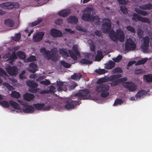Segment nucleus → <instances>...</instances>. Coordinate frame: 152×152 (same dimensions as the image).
<instances>
[{"instance_id":"obj_1","label":"nucleus","mask_w":152,"mask_h":152,"mask_svg":"<svg viewBox=\"0 0 152 152\" xmlns=\"http://www.w3.org/2000/svg\"><path fill=\"white\" fill-rule=\"evenodd\" d=\"M103 24L102 30L104 33H107L109 31V35L110 39L114 41L119 40L121 42H123L124 39V32L121 29L117 30L116 33L111 29V23L110 20L105 19L103 20Z\"/></svg>"},{"instance_id":"obj_2","label":"nucleus","mask_w":152,"mask_h":152,"mask_svg":"<svg viewBox=\"0 0 152 152\" xmlns=\"http://www.w3.org/2000/svg\"><path fill=\"white\" fill-rule=\"evenodd\" d=\"M17 101L20 104L23 106V108L21 109L19 104L17 102L13 101H10L9 103L13 108L12 110L13 112H15L18 113L24 112L27 113H31L34 112L35 110L34 106L28 105L27 103L21 100H18Z\"/></svg>"},{"instance_id":"obj_3","label":"nucleus","mask_w":152,"mask_h":152,"mask_svg":"<svg viewBox=\"0 0 152 152\" xmlns=\"http://www.w3.org/2000/svg\"><path fill=\"white\" fill-rule=\"evenodd\" d=\"M93 9L91 7H87L82 12L83 14L82 17L83 20L86 21H94L96 24H99L98 21L99 19L97 16L92 15Z\"/></svg>"},{"instance_id":"obj_4","label":"nucleus","mask_w":152,"mask_h":152,"mask_svg":"<svg viewBox=\"0 0 152 152\" xmlns=\"http://www.w3.org/2000/svg\"><path fill=\"white\" fill-rule=\"evenodd\" d=\"M121 75L118 74L111 76L110 77H106L101 78L97 80V83L100 84L108 81L113 80L111 83V85L112 86H114L117 85L121 82L125 81L127 80V79L126 77L121 79H118L121 77Z\"/></svg>"},{"instance_id":"obj_5","label":"nucleus","mask_w":152,"mask_h":152,"mask_svg":"<svg viewBox=\"0 0 152 152\" xmlns=\"http://www.w3.org/2000/svg\"><path fill=\"white\" fill-rule=\"evenodd\" d=\"M88 42L90 45L91 54H89L88 53H83L85 58L80 61V63L83 64H91L92 63L91 59L94 56L96 53L94 43L91 40H88Z\"/></svg>"},{"instance_id":"obj_6","label":"nucleus","mask_w":152,"mask_h":152,"mask_svg":"<svg viewBox=\"0 0 152 152\" xmlns=\"http://www.w3.org/2000/svg\"><path fill=\"white\" fill-rule=\"evenodd\" d=\"M57 49L56 48H54L51 50L52 54L48 51H47L44 48H42L40 50V52L42 54L44 57L48 59H51L54 61L58 60V58H55V57L56 55V53Z\"/></svg>"},{"instance_id":"obj_7","label":"nucleus","mask_w":152,"mask_h":152,"mask_svg":"<svg viewBox=\"0 0 152 152\" xmlns=\"http://www.w3.org/2000/svg\"><path fill=\"white\" fill-rule=\"evenodd\" d=\"M74 97L80 99H93L90 95L89 92L87 89L80 91L79 93L75 94L74 96H72L71 98L72 99H75V98H74Z\"/></svg>"},{"instance_id":"obj_8","label":"nucleus","mask_w":152,"mask_h":152,"mask_svg":"<svg viewBox=\"0 0 152 152\" xmlns=\"http://www.w3.org/2000/svg\"><path fill=\"white\" fill-rule=\"evenodd\" d=\"M109 86L107 85H99L97 86L96 91L97 93H101V96L102 97H106L109 95L108 91Z\"/></svg>"},{"instance_id":"obj_9","label":"nucleus","mask_w":152,"mask_h":152,"mask_svg":"<svg viewBox=\"0 0 152 152\" xmlns=\"http://www.w3.org/2000/svg\"><path fill=\"white\" fill-rule=\"evenodd\" d=\"M19 48L20 47L19 46L15 47L13 48L12 51H10V53H11V54L12 53V55H11L10 54H9L7 55H5L3 56V58L6 59H4V61H10L9 62L11 64H12L14 60L16 59L17 58V57L16 56L15 52L16 50H17L19 49Z\"/></svg>"},{"instance_id":"obj_10","label":"nucleus","mask_w":152,"mask_h":152,"mask_svg":"<svg viewBox=\"0 0 152 152\" xmlns=\"http://www.w3.org/2000/svg\"><path fill=\"white\" fill-rule=\"evenodd\" d=\"M149 39L148 36L144 37L142 41L141 48L144 53H148L151 51L149 48Z\"/></svg>"},{"instance_id":"obj_11","label":"nucleus","mask_w":152,"mask_h":152,"mask_svg":"<svg viewBox=\"0 0 152 152\" xmlns=\"http://www.w3.org/2000/svg\"><path fill=\"white\" fill-rule=\"evenodd\" d=\"M19 7L18 3L7 2L0 4V7L3 9H10L14 8H18Z\"/></svg>"},{"instance_id":"obj_12","label":"nucleus","mask_w":152,"mask_h":152,"mask_svg":"<svg viewBox=\"0 0 152 152\" xmlns=\"http://www.w3.org/2000/svg\"><path fill=\"white\" fill-rule=\"evenodd\" d=\"M136 47L134 41L131 39H127L126 40L125 50H134Z\"/></svg>"},{"instance_id":"obj_13","label":"nucleus","mask_w":152,"mask_h":152,"mask_svg":"<svg viewBox=\"0 0 152 152\" xmlns=\"http://www.w3.org/2000/svg\"><path fill=\"white\" fill-rule=\"evenodd\" d=\"M34 106L36 110L43 111H48L51 108L49 105H47L43 103H37L34 104Z\"/></svg>"},{"instance_id":"obj_14","label":"nucleus","mask_w":152,"mask_h":152,"mask_svg":"<svg viewBox=\"0 0 152 152\" xmlns=\"http://www.w3.org/2000/svg\"><path fill=\"white\" fill-rule=\"evenodd\" d=\"M5 69L8 73L10 75H16L18 72V69L16 66H11L8 65L5 68Z\"/></svg>"},{"instance_id":"obj_15","label":"nucleus","mask_w":152,"mask_h":152,"mask_svg":"<svg viewBox=\"0 0 152 152\" xmlns=\"http://www.w3.org/2000/svg\"><path fill=\"white\" fill-rule=\"evenodd\" d=\"M123 86L124 87L127 88L130 91H133L135 90L137 88L135 84L131 82H124L123 84Z\"/></svg>"},{"instance_id":"obj_16","label":"nucleus","mask_w":152,"mask_h":152,"mask_svg":"<svg viewBox=\"0 0 152 152\" xmlns=\"http://www.w3.org/2000/svg\"><path fill=\"white\" fill-rule=\"evenodd\" d=\"M132 19L136 21L139 20L143 22L149 23L150 22L149 19L138 16L137 14L134 13L133 15Z\"/></svg>"},{"instance_id":"obj_17","label":"nucleus","mask_w":152,"mask_h":152,"mask_svg":"<svg viewBox=\"0 0 152 152\" xmlns=\"http://www.w3.org/2000/svg\"><path fill=\"white\" fill-rule=\"evenodd\" d=\"M77 105L75 102L69 100L66 102L64 107L67 109H71L74 108Z\"/></svg>"},{"instance_id":"obj_18","label":"nucleus","mask_w":152,"mask_h":152,"mask_svg":"<svg viewBox=\"0 0 152 152\" xmlns=\"http://www.w3.org/2000/svg\"><path fill=\"white\" fill-rule=\"evenodd\" d=\"M50 34L55 37H61L62 36V33L61 31L55 29H53L50 30Z\"/></svg>"},{"instance_id":"obj_19","label":"nucleus","mask_w":152,"mask_h":152,"mask_svg":"<svg viewBox=\"0 0 152 152\" xmlns=\"http://www.w3.org/2000/svg\"><path fill=\"white\" fill-rule=\"evenodd\" d=\"M44 35L43 32H37L35 35L34 36L33 40L35 42H38L42 40Z\"/></svg>"},{"instance_id":"obj_20","label":"nucleus","mask_w":152,"mask_h":152,"mask_svg":"<svg viewBox=\"0 0 152 152\" xmlns=\"http://www.w3.org/2000/svg\"><path fill=\"white\" fill-rule=\"evenodd\" d=\"M57 84L58 88L57 90L58 91H60L62 90L66 91L67 90V88L65 87V85L64 84V83L57 81Z\"/></svg>"},{"instance_id":"obj_21","label":"nucleus","mask_w":152,"mask_h":152,"mask_svg":"<svg viewBox=\"0 0 152 152\" xmlns=\"http://www.w3.org/2000/svg\"><path fill=\"white\" fill-rule=\"evenodd\" d=\"M146 94V93L144 90H141L139 91L135 95L136 100H139L142 98Z\"/></svg>"},{"instance_id":"obj_22","label":"nucleus","mask_w":152,"mask_h":152,"mask_svg":"<svg viewBox=\"0 0 152 152\" xmlns=\"http://www.w3.org/2000/svg\"><path fill=\"white\" fill-rule=\"evenodd\" d=\"M4 23L7 26L12 27L14 26L15 22L12 19H7L5 20Z\"/></svg>"},{"instance_id":"obj_23","label":"nucleus","mask_w":152,"mask_h":152,"mask_svg":"<svg viewBox=\"0 0 152 152\" xmlns=\"http://www.w3.org/2000/svg\"><path fill=\"white\" fill-rule=\"evenodd\" d=\"M34 98V96L33 94L28 93L25 94L23 96L24 99L28 101L32 100Z\"/></svg>"},{"instance_id":"obj_24","label":"nucleus","mask_w":152,"mask_h":152,"mask_svg":"<svg viewBox=\"0 0 152 152\" xmlns=\"http://www.w3.org/2000/svg\"><path fill=\"white\" fill-rule=\"evenodd\" d=\"M37 69V66L36 64H30L29 65V68L28 70L33 73L35 72Z\"/></svg>"},{"instance_id":"obj_25","label":"nucleus","mask_w":152,"mask_h":152,"mask_svg":"<svg viewBox=\"0 0 152 152\" xmlns=\"http://www.w3.org/2000/svg\"><path fill=\"white\" fill-rule=\"evenodd\" d=\"M70 12V11L67 9L66 10H63L59 12L58 14L60 16L65 17L68 15Z\"/></svg>"},{"instance_id":"obj_26","label":"nucleus","mask_w":152,"mask_h":152,"mask_svg":"<svg viewBox=\"0 0 152 152\" xmlns=\"http://www.w3.org/2000/svg\"><path fill=\"white\" fill-rule=\"evenodd\" d=\"M103 56L102 53L100 51H98L97 52V54L95 56V61H100L103 58Z\"/></svg>"},{"instance_id":"obj_27","label":"nucleus","mask_w":152,"mask_h":152,"mask_svg":"<svg viewBox=\"0 0 152 152\" xmlns=\"http://www.w3.org/2000/svg\"><path fill=\"white\" fill-rule=\"evenodd\" d=\"M67 20L69 23L75 24L77 22V19L75 16H71L67 19Z\"/></svg>"},{"instance_id":"obj_28","label":"nucleus","mask_w":152,"mask_h":152,"mask_svg":"<svg viewBox=\"0 0 152 152\" xmlns=\"http://www.w3.org/2000/svg\"><path fill=\"white\" fill-rule=\"evenodd\" d=\"M115 64V63L113 62L110 61L108 63L106 64L105 68L107 69H110L114 66Z\"/></svg>"},{"instance_id":"obj_29","label":"nucleus","mask_w":152,"mask_h":152,"mask_svg":"<svg viewBox=\"0 0 152 152\" xmlns=\"http://www.w3.org/2000/svg\"><path fill=\"white\" fill-rule=\"evenodd\" d=\"M59 53L61 54L64 58H66L69 56L68 53L66 51L65 49H60L59 50Z\"/></svg>"},{"instance_id":"obj_30","label":"nucleus","mask_w":152,"mask_h":152,"mask_svg":"<svg viewBox=\"0 0 152 152\" xmlns=\"http://www.w3.org/2000/svg\"><path fill=\"white\" fill-rule=\"evenodd\" d=\"M11 96L12 97L17 99L20 98V96L19 93L16 91H12Z\"/></svg>"},{"instance_id":"obj_31","label":"nucleus","mask_w":152,"mask_h":152,"mask_svg":"<svg viewBox=\"0 0 152 152\" xmlns=\"http://www.w3.org/2000/svg\"><path fill=\"white\" fill-rule=\"evenodd\" d=\"M26 83L27 85L30 87L35 88L37 87L38 86L37 83L31 81H28Z\"/></svg>"},{"instance_id":"obj_32","label":"nucleus","mask_w":152,"mask_h":152,"mask_svg":"<svg viewBox=\"0 0 152 152\" xmlns=\"http://www.w3.org/2000/svg\"><path fill=\"white\" fill-rule=\"evenodd\" d=\"M17 56L20 58L24 59L26 58V56L25 54L22 51H18L17 53Z\"/></svg>"},{"instance_id":"obj_33","label":"nucleus","mask_w":152,"mask_h":152,"mask_svg":"<svg viewBox=\"0 0 152 152\" xmlns=\"http://www.w3.org/2000/svg\"><path fill=\"white\" fill-rule=\"evenodd\" d=\"M143 79L147 82L151 81H152V75H145L144 76Z\"/></svg>"},{"instance_id":"obj_34","label":"nucleus","mask_w":152,"mask_h":152,"mask_svg":"<svg viewBox=\"0 0 152 152\" xmlns=\"http://www.w3.org/2000/svg\"><path fill=\"white\" fill-rule=\"evenodd\" d=\"M148 59L147 58H143L138 61L137 63H136L135 65H138L140 64H143L147 61Z\"/></svg>"},{"instance_id":"obj_35","label":"nucleus","mask_w":152,"mask_h":152,"mask_svg":"<svg viewBox=\"0 0 152 152\" xmlns=\"http://www.w3.org/2000/svg\"><path fill=\"white\" fill-rule=\"evenodd\" d=\"M81 76V75L79 74L75 73L71 77L73 80H77L80 79Z\"/></svg>"},{"instance_id":"obj_36","label":"nucleus","mask_w":152,"mask_h":152,"mask_svg":"<svg viewBox=\"0 0 152 152\" xmlns=\"http://www.w3.org/2000/svg\"><path fill=\"white\" fill-rule=\"evenodd\" d=\"M0 104L4 107L5 108L9 106V103L6 101L0 102Z\"/></svg>"},{"instance_id":"obj_37","label":"nucleus","mask_w":152,"mask_h":152,"mask_svg":"<svg viewBox=\"0 0 152 152\" xmlns=\"http://www.w3.org/2000/svg\"><path fill=\"white\" fill-rule=\"evenodd\" d=\"M140 8L145 10H148L152 9V5L151 4H146L140 7Z\"/></svg>"},{"instance_id":"obj_38","label":"nucleus","mask_w":152,"mask_h":152,"mask_svg":"<svg viewBox=\"0 0 152 152\" xmlns=\"http://www.w3.org/2000/svg\"><path fill=\"white\" fill-rule=\"evenodd\" d=\"M123 101L121 99H117L115 101L113 105L116 106L118 105H121L123 103Z\"/></svg>"},{"instance_id":"obj_39","label":"nucleus","mask_w":152,"mask_h":152,"mask_svg":"<svg viewBox=\"0 0 152 152\" xmlns=\"http://www.w3.org/2000/svg\"><path fill=\"white\" fill-rule=\"evenodd\" d=\"M135 11L137 13L141 14L142 15L145 16L147 15L148 13L145 11H142L141 10H139L138 8L135 9Z\"/></svg>"},{"instance_id":"obj_40","label":"nucleus","mask_w":152,"mask_h":152,"mask_svg":"<svg viewBox=\"0 0 152 152\" xmlns=\"http://www.w3.org/2000/svg\"><path fill=\"white\" fill-rule=\"evenodd\" d=\"M137 33L138 37L139 39L142 38L144 36L143 34V32L140 29H137Z\"/></svg>"},{"instance_id":"obj_41","label":"nucleus","mask_w":152,"mask_h":152,"mask_svg":"<svg viewBox=\"0 0 152 152\" xmlns=\"http://www.w3.org/2000/svg\"><path fill=\"white\" fill-rule=\"evenodd\" d=\"M78 46L77 45H74L73 47V50L74 51V52L77 55V56L79 57H80V54L78 50Z\"/></svg>"},{"instance_id":"obj_42","label":"nucleus","mask_w":152,"mask_h":152,"mask_svg":"<svg viewBox=\"0 0 152 152\" xmlns=\"http://www.w3.org/2000/svg\"><path fill=\"white\" fill-rule=\"evenodd\" d=\"M107 72L104 69H98L95 70V72L99 74H102L105 73Z\"/></svg>"},{"instance_id":"obj_43","label":"nucleus","mask_w":152,"mask_h":152,"mask_svg":"<svg viewBox=\"0 0 152 152\" xmlns=\"http://www.w3.org/2000/svg\"><path fill=\"white\" fill-rule=\"evenodd\" d=\"M36 60V58L35 56H32L29 57L27 59L25 60L26 62H30Z\"/></svg>"},{"instance_id":"obj_44","label":"nucleus","mask_w":152,"mask_h":152,"mask_svg":"<svg viewBox=\"0 0 152 152\" xmlns=\"http://www.w3.org/2000/svg\"><path fill=\"white\" fill-rule=\"evenodd\" d=\"M42 19H39L36 21L30 23V25L32 26H34L38 24L42 21Z\"/></svg>"},{"instance_id":"obj_45","label":"nucleus","mask_w":152,"mask_h":152,"mask_svg":"<svg viewBox=\"0 0 152 152\" xmlns=\"http://www.w3.org/2000/svg\"><path fill=\"white\" fill-rule=\"evenodd\" d=\"M20 38V34H16L15 37L12 38V40L15 41H18Z\"/></svg>"},{"instance_id":"obj_46","label":"nucleus","mask_w":152,"mask_h":152,"mask_svg":"<svg viewBox=\"0 0 152 152\" xmlns=\"http://www.w3.org/2000/svg\"><path fill=\"white\" fill-rule=\"evenodd\" d=\"M69 54L71 57L75 61H76L77 59V57L74 54L73 52L70 51V50L68 51Z\"/></svg>"},{"instance_id":"obj_47","label":"nucleus","mask_w":152,"mask_h":152,"mask_svg":"<svg viewBox=\"0 0 152 152\" xmlns=\"http://www.w3.org/2000/svg\"><path fill=\"white\" fill-rule=\"evenodd\" d=\"M126 29L132 33L135 32V30L134 28L131 26H129L126 27Z\"/></svg>"},{"instance_id":"obj_48","label":"nucleus","mask_w":152,"mask_h":152,"mask_svg":"<svg viewBox=\"0 0 152 152\" xmlns=\"http://www.w3.org/2000/svg\"><path fill=\"white\" fill-rule=\"evenodd\" d=\"M3 85L4 86H5L8 89H9L10 90H13L14 89V88H13V87L12 86L10 85L9 84H8L7 83H4L3 84Z\"/></svg>"},{"instance_id":"obj_49","label":"nucleus","mask_w":152,"mask_h":152,"mask_svg":"<svg viewBox=\"0 0 152 152\" xmlns=\"http://www.w3.org/2000/svg\"><path fill=\"white\" fill-rule=\"evenodd\" d=\"M112 72L113 73H121L122 72V71L121 68H117L114 69L112 71Z\"/></svg>"},{"instance_id":"obj_50","label":"nucleus","mask_w":152,"mask_h":152,"mask_svg":"<svg viewBox=\"0 0 152 152\" xmlns=\"http://www.w3.org/2000/svg\"><path fill=\"white\" fill-rule=\"evenodd\" d=\"M121 9L122 12L124 14H126L128 13V10L125 6H121Z\"/></svg>"},{"instance_id":"obj_51","label":"nucleus","mask_w":152,"mask_h":152,"mask_svg":"<svg viewBox=\"0 0 152 152\" xmlns=\"http://www.w3.org/2000/svg\"><path fill=\"white\" fill-rule=\"evenodd\" d=\"M40 83L45 85H49L50 84V82L48 80H45L41 81L40 82Z\"/></svg>"},{"instance_id":"obj_52","label":"nucleus","mask_w":152,"mask_h":152,"mask_svg":"<svg viewBox=\"0 0 152 152\" xmlns=\"http://www.w3.org/2000/svg\"><path fill=\"white\" fill-rule=\"evenodd\" d=\"M0 76L4 77L7 76L6 72L1 68H0Z\"/></svg>"},{"instance_id":"obj_53","label":"nucleus","mask_w":152,"mask_h":152,"mask_svg":"<svg viewBox=\"0 0 152 152\" xmlns=\"http://www.w3.org/2000/svg\"><path fill=\"white\" fill-rule=\"evenodd\" d=\"M122 58V57L121 56L119 55L116 58H113L112 59L115 62H118Z\"/></svg>"},{"instance_id":"obj_54","label":"nucleus","mask_w":152,"mask_h":152,"mask_svg":"<svg viewBox=\"0 0 152 152\" xmlns=\"http://www.w3.org/2000/svg\"><path fill=\"white\" fill-rule=\"evenodd\" d=\"M76 29L79 31H82L84 32H87V30L84 28H82L80 26H78L76 27Z\"/></svg>"},{"instance_id":"obj_55","label":"nucleus","mask_w":152,"mask_h":152,"mask_svg":"<svg viewBox=\"0 0 152 152\" xmlns=\"http://www.w3.org/2000/svg\"><path fill=\"white\" fill-rule=\"evenodd\" d=\"M143 72V71L141 69H137L135 70L134 73L135 74L142 73Z\"/></svg>"},{"instance_id":"obj_56","label":"nucleus","mask_w":152,"mask_h":152,"mask_svg":"<svg viewBox=\"0 0 152 152\" xmlns=\"http://www.w3.org/2000/svg\"><path fill=\"white\" fill-rule=\"evenodd\" d=\"M61 64L63 66L66 68H69L70 66V65L69 64L67 63L64 61H61Z\"/></svg>"},{"instance_id":"obj_57","label":"nucleus","mask_w":152,"mask_h":152,"mask_svg":"<svg viewBox=\"0 0 152 152\" xmlns=\"http://www.w3.org/2000/svg\"><path fill=\"white\" fill-rule=\"evenodd\" d=\"M55 23L56 24L60 25L63 23V22L61 19H58L55 20Z\"/></svg>"},{"instance_id":"obj_58","label":"nucleus","mask_w":152,"mask_h":152,"mask_svg":"<svg viewBox=\"0 0 152 152\" xmlns=\"http://www.w3.org/2000/svg\"><path fill=\"white\" fill-rule=\"evenodd\" d=\"M25 72V71H23L20 75V78L21 79H23L26 78V77L24 75V74Z\"/></svg>"},{"instance_id":"obj_59","label":"nucleus","mask_w":152,"mask_h":152,"mask_svg":"<svg viewBox=\"0 0 152 152\" xmlns=\"http://www.w3.org/2000/svg\"><path fill=\"white\" fill-rule=\"evenodd\" d=\"M49 91V92H54L55 91V88L53 86H51L50 87V90Z\"/></svg>"},{"instance_id":"obj_60","label":"nucleus","mask_w":152,"mask_h":152,"mask_svg":"<svg viewBox=\"0 0 152 152\" xmlns=\"http://www.w3.org/2000/svg\"><path fill=\"white\" fill-rule=\"evenodd\" d=\"M9 79L11 83L13 85H15L14 84L17 82V80L15 79Z\"/></svg>"},{"instance_id":"obj_61","label":"nucleus","mask_w":152,"mask_h":152,"mask_svg":"<svg viewBox=\"0 0 152 152\" xmlns=\"http://www.w3.org/2000/svg\"><path fill=\"white\" fill-rule=\"evenodd\" d=\"M77 86V85L76 84L74 83L72 85L69 87V90H72L74 89L76 86Z\"/></svg>"},{"instance_id":"obj_62","label":"nucleus","mask_w":152,"mask_h":152,"mask_svg":"<svg viewBox=\"0 0 152 152\" xmlns=\"http://www.w3.org/2000/svg\"><path fill=\"white\" fill-rule=\"evenodd\" d=\"M65 30L66 31L72 34L74 33V31L71 30L70 28H65Z\"/></svg>"},{"instance_id":"obj_63","label":"nucleus","mask_w":152,"mask_h":152,"mask_svg":"<svg viewBox=\"0 0 152 152\" xmlns=\"http://www.w3.org/2000/svg\"><path fill=\"white\" fill-rule=\"evenodd\" d=\"M118 2L120 4H124L126 3L125 0H118Z\"/></svg>"},{"instance_id":"obj_64","label":"nucleus","mask_w":152,"mask_h":152,"mask_svg":"<svg viewBox=\"0 0 152 152\" xmlns=\"http://www.w3.org/2000/svg\"><path fill=\"white\" fill-rule=\"evenodd\" d=\"M49 92V91H46L45 90L42 91H40V93L41 94H47Z\"/></svg>"}]
</instances>
